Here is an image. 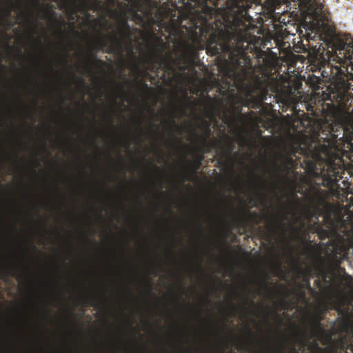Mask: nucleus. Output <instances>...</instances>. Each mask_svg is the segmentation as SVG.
Masks as SVG:
<instances>
[{"mask_svg":"<svg viewBox=\"0 0 353 353\" xmlns=\"http://www.w3.org/2000/svg\"><path fill=\"white\" fill-rule=\"evenodd\" d=\"M199 230H201V233H202L203 234H204V232H203V226L202 223H201V222H199Z\"/></svg>","mask_w":353,"mask_h":353,"instance_id":"cd10ccee","label":"nucleus"},{"mask_svg":"<svg viewBox=\"0 0 353 353\" xmlns=\"http://www.w3.org/2000/svg\"><path fill=\"white\" fill-rule=\"evenodd\" d=\"M244 301H245V303L247 304V303H248V299H247V298H245V299H244Z\"/></svg>","mask_w":353,"mask_h":353,"instance_id":"3c124183","label":"nucleus"},{"mask_svg":"<svg viewBox=\"0 0 353 353\" xmlns=\"http://www.w3.org/2000/svg\"><path fill=\"white\" fill-rule=\"evenodd\" d=\"M84 301L87 304L90 305H95L96 304V299L93 296L85 298Z\"/></svg>","mask_w":353,"mask_h":353,"instance_id":"6ab92c4d","label":"nucleus"},{"mask_svg":"<svg viewBox=\"0 0 353 353\" xmlns=\"http://www.w3.org/2000/svg\"><path fill=\"white\" fill-rule=\"evenodd\" d=\"M63 61H64V63H65V64H67V63H68V60L64 59V60H63Z\"/></svg>","mask_w":353,"mask_h":353,"instance_id":"09e8293b","label":"nucleus"},{"mask_svg":"<svg viewBox=\"0 0 353 353\" xmlns=\"http://www.w3.org/2000/svg\"><path fill=\"white\" fill-rule=\"evenodd\" d=\"M275 316L279 319V321H281V316H279V314L275 313Z\"/></svg>","mask_w":353,"mask_h":353,"instance_id":"58836bf2","label":"nucleus"},{"mask_svg":"<svg viewBox=\"0 0 353 353\" xmlns=\"http://www.w3.org/2000/svg\"><path fill=\"white\" fill-rule=\"evenodd\" d=\"M284 303H285V300H282L281 304L284 305Z\"/></svg>","mask_w":353,"mask_h":353,"instance_id":"5fc2aeb1","label":"nucleus"},{"mask_svg":"<svg viewBox=\"0 0 353 353\" xmlns=\"http://www.w3.org/2000/svg\"><path fill=\"white\" fill-rule=\"evenodd\" d=\"M141 124H142L141 121H138V122H137V125H138L139 127H141Z\"/></svg>","mask_w":353,"mask_h":353,"instance_id":"c03bdc74","label":"nucleus"},{"mask_svg":"<svg viewBox=\"0 0 353 353\" xmlns=\"http://www.w3.org/2000/svg\"><path fill=\"white\" fill-rule=\"evenodd\" d=\"M156 169L157 171H159V173H163V171L162 170H161L159 167L157 166Z\"/></svg>","mask_w":353,"mask_h":353,"instance_id":"72a5a7b5","label":"nucleus"},{"mask_svg":"<svg viewBox=\"0 0 353 353\" xmlns=\"http://www.w3.org/2000/svg\"><path fill=\"white\" fill-rule=\"evenodd\" d=\"M322 317L320 314H316L311 318V325L315 331H322L323 327L321 324Z\"/></svg>","mask_w":353,"mask_h":353,"instance_id":"ddd939ff","label":"nucleus"},{"mask_svg":"<svg viewBox=\"0 0 353 353\" xmlns=\"http://www.w3.org/2000/svg\"><path fill=\"white\" fill-rule=\"evenodd\" d=\"M256 190H257L259 194H261L265 190V186H263V185L259 186V187L256 188Z\"/></svg>","mask_w":353,"mask_h":353,"instance_id":"b1692460","label":"nucleus"},{"mask_svg":"<svg viewBox=\"0 0 353 353\" xmlns=\"http://www.w3.org/2000/svg\"><path fill=\"white\" fill-rule=\"evenodd\" d=\"M256 176L257 179H259V180H261V181L262 183H265V181H264V179H263L262 177L259 176V175H256Z\"/></svg>","mask_w":353,"mask_h":353,"instance_id":"2f4dec72","label":"nucleus"},{"mask_svg":"<svg viewBox=\"0 0 353 353\" xmlns=\"http://www.w3.org/2000/svg\"><path fill=\"white\" fill-rule=\"evenodd\" d=\"M218 163L220 165H225V162L223 160L222 157L219 158V160H218Z\"/></svg>","mask_w":353,"mask_h":353,"instance_id":"a878e982","label":"nucleus"},{"mask_svg":"<svg viewBox=\"0 0 353 353\" xmlns=\"http://www.w3.org/2000/svg\"><path fill=\"white\" fill-rule=\"evenodd\" d=\"M293 350L296 353V350H295V347H293Z\"/></svg>","mask_w":353,"mask_h":353,"instance_id":"13d9d810","label":"nucleus"},{"mask_svg":"<svg viewBox=\"0 0 353 353\" xmlns=\"http://www.w3.org/2000/svg\"><path fill=\"white\" fill-rule=\"evenodd\" d=\"M279 353H283V352H284L283 348H280V349L279 350Z\"/></svg>","mask_w":353,"mask_h":353,"instance_id":"79ce46f5","label":"nucleus"},{"mask_svg":"<svg viewBox=\"0 0 353 353\" xmlns=\"http://www.w3.org/2000/svg\"><path fill=\"white\" fill-rule=\"evenodd\" d=\"M304 225H305L304 222L302 223L301 228H296V226L291 225V228H292V232H293V236L296 238H299L301 236L300 234L301 232V229L303 228Z\"/></svg>","mask_w":353,"mask_h":353,"instance_id":"2eb2a0df","label":"nucleus"},{"mask_svg":"<svg viewBox=\"0 0 353 353\" xmlns=\"http://www.w3.org/2000/svg\"><path fill=\"white\" fill-rule=\"evenodd\" d=\"M148 287H149V292H151L152 288L150 287V285H148Z\"/></svg>","mask_w":353,"mask_h":353,"instance_id":"864d4df0","label":"nucleus"},{"mask_svg":"<svg viewBox=\"0 0 353 353\" xmlns=\"http://www.w3.org/2000/svg\"><path fill=\"white\" fill-rule=\"evenodd\" d=\"M229 1H230V0L227 1V3H229Z\"/></svg>","mask_w":353,"mask_h":353,"instance_id":"052dcab7","label":"nucleus"},{"mask_svg":"<svg viewBox=\"0 0 353 353\" xmlns=\"http://www.w3.org/2000/svg\"><path fill=\"white\" fill-rule=\"evenodd\" d=\"M33 248H34V249L35 250H38V248H37V246H34H34H33Z\"/></svg>","mask_w":353,"mask_h":353,"instance_id":"8fccbe9b","label":"nucleus"},{"mask_svg":"<svg viewBox=\"0 0 353 353\" xmlns=\"http://www.w3.org/2000/svg\"><path fill=\"white\" fill-rule=\"evenodd\" d=\"M85 241L88 243H89L90 241V239L88 236H85Z\"/></svg>","mask_w":353,"mask_h":353,"instance_id":"a19ab883","label":"nucleus"},{"mask_svg":"<svg viewBox=\"0 0 353 353\" xmlns=\"http://www.w3.org/2000/svg\"><path fill=\"white\" fill-rule=\"evenodd\" d=\"M129 293H130V294H131V296H132V292H131V291H130V292H129Z\"/></svg>","mask_w":353,"mask_h":353,"instance_id":"bf43d9fd","label":"nucleus"},{"mask_svg":"<svg viewBox=\"0 0 353 353\" xmlns=\"http://www.w3.org/2000/svg\"><path fill=\"white\" fill-rule=\"evenodd\" d=\"M237 349H239V350H245V351H248V347L247 345H245V344H243V343H239L237 345Z\"/></svg>","mask_w":353,"mask_h":353,"instance_id":"5701e85b","label":"nucleus"},{"mask_svg":"<svg viewBox=\"0 0 353 353\" xmlns=\"http://www.w3.org/2000/svg\"><path fill=\"white\" fill-rule=\"evenodd\" d=\"M324 219L325 221L329 222V224L331 225H334L335 224L334 221L332 219L330 212H327L326 214H325Z\"/></svg>","mask_w":353,"mask_h":353,"instance_id":"a211bd4d","label":"nucleus"},{"mask_svg":"<svg viewBox=\"0 0 353 353\" xmlns=\"http://www.w3.org/2000/svg\"><path fill=\"white\" fill-rule=\"evenodd\" d=\"M264 288H265V289H267V290L268 291V292H269V293H273V292H272V289H271V288H270V287L266 286V285H264Z\"/></svg>","mask_w":353,"mask_h":353,"instance_id":"c756f323","label":"nucleus"},{"mask_svg":"<svg viewBox=\"0 0 353 353\" xmlns=\"http://www.w3.org/2000/svg\"><path fill=\"white\" fill-rule=\"evenodd\" d=\"M323 134L325 137H318L314 146H308L304 163L312 177L321 179L323 185L329 186L338 181L342 173L343 155L353 161V141L347 143L348 152L344 150L340 152L336 146L339 135L336 134L334 128H330L328 133L323 132Z\"/></svg>","mask_w":353,"mask_h":353,"instance_id":"f03ea898","label":"nucleus"},{"mask_svg":"<svg viewBox=\"0 0 353 353\" xmlns=\"http://www.w3.org/2000/svg\"><path fill=\"white\" fill-rule=\"evenodd\" d=\"M0 275L17 276L18 279H22L21 274L19 273L18 270L14 265H8L6 267L5 270H0Z\"/></svg>","mask_w":353,"mask_h":353,"instance_id":"f8f14e48","label":"nucleus"},{"mask_svg":"<svg viewBox=\"0 0 353 353\" xmlns=\"http://www.w3.org/2000/svg\"><path fill=\"white\" fill-rule=\"evenodd\" d=\"M118 6H119V7H121V3H118Z\"/></svg>","mask_w":353,"mask_h":353,"instance_id":"6e6d98bb","label":"nucleus"},{"mask_svg":"<svg viewBox=\"0 0 353 353\" xmlns=\"http://www.w3.org/2000/svg\"><path fill=\"white\" fill-rule=\"evenodd\" d=\"M319 350H320L321 352L325 351V350H323V348H322V347H319Z\"/></svg>","mask_w":353,"mask_h":353,"instance_id":"de8ad7c7","label":"nucleus"},{"mask_svg":"<svg viewBox=\"0 0 353 353\" xmlns=\"http://www.w3.org/2000/svg\"><path fill=\"white\" fill-rule=\"evenodd\" d=\"M111 17L118 20V34L113 33L109 39L107 36L101 34L100 37L95 40L94 46L88 47V55L91 60L85 64L86 70H91V65L94 63L105 64V61L98 59L94 50H103L110 52L112 51H121L123 48V40L132 39L131 27L128 22V17L125 14H121L117 10H110Z\"/></svg>","mask_w":353,"mask_h":353,"instance_id":"20e7f679","label":"nucleus"},{"mask_svg":"<svg viewBox=\"0 0 353 353\" xmlns=\"http://www.w3.org/2000/svg\"><path fill=\"white\" fill-rule=\"evenodd\" d=\"M134 68L136 70H139V64L138 63H135L134 64Z\"/></svg>","mask_w":353,"mask_h":353,"instance_id":"f704fd0d","label":"nucleus"},{"mask_svg":"<svg viewBox=\"0 0 353 353\" xmlns=\"http://www.w3.org/2000/svg\"><path fill=\"white\" fill-rule=\"evenodd\" d=\"M350 350L353 352V343L351 345Z\"/></svg>","mask_w":353,"mask_h":353,"instance_id":"49530a36","label":"nucleus"},{"mask_svg":"<svg viewBox=\"0 0 353 353\" xmlns=\"http://www.w3.org/2000/svg\"><path fill=\"white\" fill-rule=\"evenodd\" d=\"M154 127H157V129L159 128V126H158V125H157V124H155V123H152V124H151V127H150V131L152 132H153V128H154Z\"/></svg>","mask_w":353,"mask_h":353,"instance_id":"bb28decb","label":"nucleus"},{"mask_svg":"<svg viewBox=\"0 0 353 353\" xmlns=\"http://www.w3.org/2000/svg\"><path fill=\"white\" fill-rule=\"evenodd\" d=\"M100 22V26H106L107 28H110V23H109V22L106 20V18H103V19L102 20V21H99Z\"/></svg>","mask_w":353,"mask_h":353,"instance_id":"412c9836","label":"nucleus"},{"mask_svg":"<svg viewBox=\"0 0 353 353\" xmlns=\"http://www.w3.org/2000/svg\"><path fill=\"white\" fill-rule=\"evenodd\" d=\"M166 124H167V125L168 127L169 132L171 134L174 133L173 128H175L176 129H179V127L176 125V122L174 121V120L173 119L168 120L166 121Z\"/></svg>","mask_w":353,"mask_h":353,"instance_id":"dca6fc26","label":"nucleus"},{"mask_svg":"<svg viewBox=\"0 0 353 353\" xmlns=\"http://www.w3.org/2000/svg\"><path fill=\"white\" fill-rule=\"evenodd\" d=\"M7 3H8V8L6 10V15L7 17H9L10 15L11 14V13H12V9L14 8V7H15L16 4H15V3L12 2L10 0H8L7 1Z\"/></svg>","mask_w":353,"mask_h":353,"instance_id":"f3484780","label":"nucleus"},{"mask_svg":"<svg viewBox=\"0 0 353 353\" xmlns=\"http://www.w3.org/2000/svg\"><path fill=\"white\" fill-rule=\"evenodd\" d=\"M159 187H160V189L161 190H163V182H161L160 184H159Z\"/></svg>","mask_w":353,"mask_h":353,"instance_id":"e433bc0d","label":"nucleus"},{"mask_svg":"<svg viewBox=\"0 0 353 353\" xmlns=\"http://www.w3.org/2000/svg\"><path fill=\"white\" fill-rule=\"evenodd\" d=\"M276 172L279 173V172L282 170L281 166L276 164Z\"/></svg>","mask_w":353,"mask_h":353,"instance_id":"c85d7f7f","label":"nucleus"},{"mask_svg":"<svg viewBox=\"0 0 353 353\" xmlns=\"http://www.w3.org/2000/svg\"><path fill=\"white\" fill-rule=\"evenodd\" d=\"M313 110V107L312 106L310 105V106L307 107V111H310V110Z\"/></svg>","mask_w":353,"mask_h":353,"instance_id":"c9c22d12","label":"nucleus"},{"mask_svg":"<svg viewBox=\"0 0 353 353\" xmlns=\"http://www.w3.org/2000/svg\"><path fill=\"white\" fill-rule=\"evenodd\" d=\"M335 250V254H340L343 251V248L342 245H336L334 247Z\"/></svg>","mask_w":353,"mask_h":353,"instance_id":"aec40b11","label":"nucleus"},{"mask_svg":"<svg viewBox=\"0 0 353 353\" xmlns=\"http://www.w3.org/2000/svg\"><path fill=\"white\" fill-rule=\"evenodd\" d=\"M32 3L37 9H39L41 11L44 12L46 15L49 14V15L52 16V17L54 19V20L56 21V23L58 25V31H59V34H64V31L63 30L62 27L66 26L67 23L65 22L64 21H61V22L58 21L57 17H56L57 14L54 12V10H53L52 6L47 5L46 8L43 9V8H42V7H41L39 6V0H32Z\"/></svg>","mask_w":353,"mask_h":353,"instance_id":"1a4fd4ad","label":"nucleus"},{"mask_svg":"<svg viewBox=\"0 0 353 353\" xmlns=\"http://www.w3.org/2000/svg\"><path fill=\"white\" fill-rule=\"evenodd\" d=\"M187 69V65H181L180 66V70L182 71V72H184L185 70Z\"/></svg>","mask_w":353,"mask_h":353,"instance_id":"7c9ffc66","label":"nucleus"},{"mask_svg":"<svg viewBox=\"0 0 353 353\" xmlns=\"http://www.w3.org/2000/svg\"><path fill=\"white\" fill-rule=\"evenodd\" d=\"M198 150L201 152V154H199L198 159H196L194 161L190 162L188 164L194 172H196L199 170L201 165V161H203L204 159L203 152L206 151L205 149L201 148H199Z\"/></svg>","mask_w":353,"mask_h":353,"instance_id":"9b49d317","label":"nucleus"},{"mask_svg":"<svg viewBox=\"0 0 353 353\" xmlns=\"http://www.w3.org/2000/svg\"><path fill=\"white\" fill-rule=\"evenodd\" d=\"M288 216L285 215L281 220H276L272 221V223L268 225L269 232L272 234H276L278 232L281 233L284 238H285L288 232V225L283 220H287Z\"/></svg>","mask_w":353,"mask_h":353,"instance_id":"9d476101","label":"nucleus"},{"mask_svg":"<svg viewBox=\"0 0 353 353\" xmlns=\"http://www.w3.org/2000/svg\"><path fill=\"white\" fill-rule=\"evenodd\" d=\"M57 0H54V1H56Z\"/></svg>","mask_w":353,"mask_h":353,"instance_id":"680f3d73","label":"nucleus"},{"mask_svg":"<svg viewBox=\"0 0 353 353\" xmlns=\"http://www.w3.org/2000/svg\"><path fill=\"white\" fill-rule=\"evenodd\" d=\"M248 332L250 336H251V338L252 339H255V334L253 332H252L251 330L248 328Z\"/></svg>","mask_w":353,"mask_h":353,"instance_id":"393cba45","label":"nucleus"},{"mask_svg":"<svg viewBox=\"0 0 353 353\" xmlns=\"http://www.w3.org/2000/svg\"><path fill=\"white\" fill-rule=\"evenodd\" d=\"M250 301H251V305H254V300H253V299H251V300H250Z\"/></svg>","mask_w":353,"mask_h":353,"instance_id":"a18cd8bd","label":"nucleus"},{"mask_svg":"<svg viewBox=\"0 0 353 353\" xmlns=\"http://www.w3.org/2000/svg\"><path fill=\"white\" fill-rule=\"evenodd\" d=\"M294 6L307 12L312 17L322 23L329 22L330 13L327 7L318 0H292Z\"/></svg>","mask_w":353,"mask_h":353,"instance_id":"423d86ee","label":"nucleus"},{"mask_svg":"<svg viewBox=\"0 0 353 353\" xmlns=\"http://www.w3.org/2000/svg\"><path fill=\"white\" fill-rule=\"evenodd\" d=\"M135 16H136V17H137V18H138V19H142L141 16V15H139V14H137V13H136V14H135Z\"/></svg>","mask_w":353,"mask_h":353,"instance_id":"ea45409f","label":"nucleus"},{"mask_svg":"<svg viewBox=\"0 0 353 353\" xmlns=\"http://www.w3.org/2000/svg\"><path fill=\"white\" fill-rule=\"evenodd\" d=\"M239 3V0H233L231 7L223 12L222 19L205 23V28H200L201 36L195 32L192 35V43H182L179 61L192 64L199 57L196 43L203 38L207 53L223 60L225 75L233 81L238 91L247 99L261 102L266 99L268 89L261 77L251 74L252 57L248 54L256 50V38L250 31Z\"/></svg>","mask_w":353,"mask_h":353,"instance_id":"f257e3e1","label":"nucleus"},{"mask_svg":"<svg viewBox=\"0 0 353 353\" xmlns=\"http://www.w3.org/2000/svg\"><path fill=\"white\" fill-rule=\"evenodd\" d=\"M159 45L161 50L159 51L157 47H154L152 55L146 58L149 70L156 74H158L160 70H163L164 72H174V64L176 61L174 59L170 52H166L165 54H163L169 47V44L163 42L162 39H159Z\"/></svg>","mask_w":353,"mask_h":353,"instance_id":"39448f33","label":"nucleus"},{"mask_svg":"<svg viewBox=\"0 0 353 353\" xmlns=\"http://www.w3.org/2000/svg\"><path fill=\"white\" fill-rule=\"evenodd\" d=\"M230 305H231V307H234V305H233V302H232V301H231V302H230Z\"/></svg>","mask_w":353,"mask_h":353,"instance_id":"603ef678","label":"nucleus"},{"mask_svg":"<svg viewBox=\"0 0 353 353\" xmlns=\"http://www.w3.org/2000/svg\"><path fill=\"white\" fill-rule=\"evenodd\" d=\"M152 114H153L154 117H155L156 118H157V114H155L154 111L153 110H150Z\"/></svg>","mask_w":353,"mask_h":353,"instance_id":"4c0bfd02","label":"nucleus"},{"mask_svg":"<svg viewBox=\"0 0 353 353\" xmlns=\"http://www.w3.org/2000/svg\"><path fill=\"white\" fill-rule=\"evenodd\" d=\"M325 42L328 48H332L339 65L327 63L320 68L322 77L330 82L328 93L324 98L342 104L352 86L350 80L353 74L348 72V67L351 65L353 69V38L350 34H336L332 32Z\"/></svg>","mask_w":353,"mask_h":353,"instance_id":"7ed1b4c3","label":"nucleus"},{"mask_svg":"<svg viewBox=\"0 0 353 353\" xmlns=\"http://www.w3.org/2000/svg\"><path fill=\"white\" fill-rule=\"evenodd\" d=\"M79 81L81 83L82 85H85V81H84V79L83 78H80Z\"/></svg>","mask_w":353,"mask_h":353,"instance_id":"473e14b6","label":"nucleus"},{"mask_svg":"<svg viewBox=\"0 0 353 353\" xmlns=\"http://www.w3.org/2000/svg\"><path fill=\"white\" fill-rule=\"evenodd\" d=\"M319 211L318 208H312L311 206H307L305 208L306 218L307 220H310L312 217H318L317 212Z\"/></svg>","mask_w":353,"mask_h":353,"instance_id":"4468645a","label":"nucleus"},{"mask_svg":"<svg viewBox=\"0 0 353 353\" xmlns=\"http://www.w3.org/2000/svg\"><path fill=\"white\" fill-rule=\"evenodd\" d=\"M108 119H109V121H110V123H113V120L111 117H108Z\"/></svg>","mask_w":353,"mask_h":353,"instance_id":"37998d69","label":"nucleus"},{"mask_svg":"<svg viewBox=\"0 0 353 353\" xmlns=\"http://www.w3.org/2000/svg\"><path fill=\"white\" fill-rule=\"evenodd\" d=\"M298 152H303V149L301 148V145L290 144L285 154H282L285 169L288 170L290 167H295L297 165V163L294 159V157Z\"/></svg>","mask_w":353,"mask_h":353,"instance_id":"6e6552de","label":"nucleus"},{"mask_svg":"<svg viewBox=\"0 0 353 353\" xmlns=\"http://www.w3.org/2000/svg\"><path fill=\"white\" fill-rule=\"evenodd\" d=\"M223 122L226 124H230L234 122V119H230L228 117L226 114H224V119H223Z\"/></svg>","mask_w":353,"mask_h":353,"instance_id":"4be33fe9","label":"nucleus"},{"mask_svg":"<svg viewBox=\"0 0 353 353\" xmlns=\"http://www.w3.org/2000/svg\"><path fill=\"white\" fill-rule=\"evenodd\" d=\"M14 157H15L16 159H18V156H17V154H15V155H14Z\"/></svg>","mask_w":353,"mask_h":353,"instance_id":"4d7b16f0","label":"nucleus"},{"mask_svg":"<svg viewBox=\"0 0 353 353\" xmlns=\"http://www.w3.org/2000/svg\"><path fill=\"white\" fill-rule=\"evenodd\" d=\"M346 353H348V352H346Z\"/></svg>","mask_w":353,"mask_h":353,"instance_id":"e2e57ef3","label":"nucleus"},{"mask_svg":"<svg viewBox=\"0 0 353 353\" xmlns=\"http://www.w3.org/2000/svg\"><path fill=\"white\" fill-rule=\"evenodd\" d=\"M202 130L201 135H199L196 131H194V137L196 140L199 141L201 143V148L205 149V151L210 150L211 145L208 143V138L213 134V131L211 128V123L207 120H203L201 125L199 126Z\"/></svg>","mask_w":353,"mask_h":353,"instance_id":"0eeeda50","label":"nucleus"}]
</instances>
